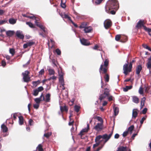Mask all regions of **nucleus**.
Wrapping results in <instances>:
<instances>
[{"instance_id": "f257e3e1", "label": "nucleus", "mask_w": 151, "mask_h": 151, "mask_svg": "<svg viewBox=\"0 0 151 151\" xmlns=\"http://www.w3.org/2000/svg\"><path fill=\"white\" fill-rule=\"evenodd\" d=\"M109 60L107 59H106L104 62V64H101L99 69V71L100 73L105 74V75L104 78L105 81L106 82H108L109 81V75L107 74V70L108 69Z\"/></svg>"}, {"instance_id": "f03ea898", "label": "nucleus", "mask_w": 151, "mask_h": 151, "mask_svg": "<svg viewBox=\"0 0 151 151\" xmlns=\"http://www.w3.org/2000/svg\"><path fill=\"white\" fill-rule=\"evenodd\" d=\"M119 7V5L117 0H110L107 3L105 7V11H108L110 9L117 10Z\"/></svg>"}, {"instance_id": "7ed1b4c3", "label": "nucleus", "mask_w": 151, "mask_h": 151, "mask_svg": "<svg viewBox=\"0 0 151 151\" xmlns=\"http://www.w3.org/2000/svg\"><path fill=\"white\" fill-rule=\"evenodd\" d=\"M113 130L114 127H113L112 130L111 132L109 135H108L107 134H104L103 135H99L98 136H97L95 139V142H97V141H99L101 138H102L103 139H105L104 143L103 145H104L105 143L106 142L111 138L113 134Z\"/></svg>"}, {"instance_id": "20e7f679", "label": "nucleus", "mask_w": 151, "mask_h": 151, "mask_svg": "<svg viewBox=\"0 0 151 151\" xmlns=\"http://www.w3.org/2000/svg\"><path fill=\"white\" fill-rule=\"evenodd\" d=\"M113 130L114 127H113L112 130L111 132L109 135H108L107 134H104L103 135H99L98 136H97L95 139V142H97V141H99L101 138H102L103 139H105L104 143L103 145H104L105 143L106 142L111 138L113 134Z\"/></svg>"}, {"instance_id": "39448f33", "label": "nucleus", "mask_w": 151, "mask_h": 151, "mask_svg": "<svg viewBox=\"0 0 151 151\" xmlns=\"http://www.w3.org/2000/svg\"><path fill=\"white\" fill-rule=\"evenodd\" d=\"M132 65L131 64L128 65V61H127V63L125 64L123 66V73L126 75H127L128 73L132 71Z\"/></svg>"}, {"instance_id": "423d86ee", "label": "nucleus", "mask_w": 151, "mask_h": 151, "mask_svg": "<svg viewBox=\"0 0 151 151\" xmlns=\"http://www.w3.org/2000/svg\"><path fill=\"white\" fill-rule=\"evenodd\" d=\"M110 90L109 88H105L103 91V93L100 96L99 99L100 101L104 99L109 96Z\"/></svg>"}, {"instance_id": "0eeeda50", "label": "nucleus", "mask_w": 151, "mask_h": 151, "mask_svg": "<svg viewBox=\"0 0 151 151\" xmlns=\"http://www.w3.org/2000/svg\"><path fill=\"white\" fill-rule=\"evenodd\" d=\"M112 24V22L110 19L106 20L104 22L105 28L107 29L109 28L111 26Z\"/></svg>"}, {"instance_id": "6e6552de", "label": "nucleus", "mask_w": 151, "mask_h": 151, "mask_svg": "<svg viewBox=\"0 0 151 151\" xmlns=\"http://www.w3.org/2000/svg\"><path fill=\"white\" fill-rule=\"evenodd\" d=\"M103 128V124L102 123H98L94 127V129L98 131L101 130Z\"/></svg>"}, {"instance_id": "1a4fd4ad", "label": "nucleus", "mask_w": 151, "mask_h": 151, "mask_svg": "<svg viewBox=\"0 0 151 151\" xmlns=\"http://www.w3.org/2000/svg\"><path fill=\"white\" fill-rule=\"evenodd\" d=\"M45 97L43 93H42L39 98H36L35 99V101L38 104H39L41 101H44Z\"/></svg>"}, {"instance_id": "9d476101", "label": "nucleus", "mask_w": 151, "mask_h": 151, "mask_svg": "<svg viewBox=\"0 0 151 151\" xmlns=\"http://www.w3.org/2000/svg\"><path fill=\"white\" fill-rule=\"evenodd\" d=\"M145 23H144V21L141 20H140L137 22V25L136 26V28L137 29H139L143 27Z\"/></svg>"}, {"instance_id": "9b49d317", "label": "nucleus", "mask_w": 151, "mask_h": 151, "mask_svg": "<svg viewBox=\"0 0 151 151\" xmlns=\"http://www.w3.org/2000/svg\"><path fill=\"white\" fill-rule=\"evenodd\" d=\"M22 32L20 31H17L16 32V35L19 38L23 39L24 38V35Z\"/></svg>"}, {"instance_id": "f8f14e48", "label": "nucleus", "mask_w": 151, "mask_h": 151, "mask_svg": "<svg viewBox=\"0 0 151 151\" xmlns=\"http://www.w3.org/2000/svg\"><path fill=\"white\" fill-rule=\"evenodd\" d=\"M80 41L81 43L83 45L87 46L90 45V42H88L87 40L84 38L80 39Z\"/></svg>"}, {"instance_id": "ddd939ff", "label": "nucleus", "mask_w": 151, "mask_h": 151, "mask_svg": "<svg viewBox=\"0 0 151 151\" xmlns=\"http://www.w3.org/2000/svg\"><path fill=\"white\" fill-rule=\"evenodd\" d=\"M89 125L88 124L87 125V128L83 129L80 132L79 135H81V136L83 135V133L87 132L88 130H89Z\"/></svg>"}, {"instance_id": "4468645a", "label": "nucleus", "mask_w": 151, "mask_h": 151, "mask_svg": "<svg viewBox=\"0 0 151 151\" xmlns=\"http://www.w3.org/2000/svg\"><path fill=\"white\" fill-rule=\"evenodd\" d=\"M142 69V67L141 65H139L136 67V74L139 75Z\"/></svg>"}, {"instance_id": "2eb2a0df", "label": "nucleus", "mask_w": 151, "mask_h": 151, "mask_svg": "<svg viewBox=\"0 0 151 151\" xmlns=\"http://www.w3.org/2000/svg\"><path fill=\"white\" fill-rule=\"evenodd\" d=\"M59 79L60 82L61 83V85H62L63 86H64V85H65V84L64 83V81L63 75H59Z\"/></svg>"}, {"instance_id": "dca6fc26", "label": "nucleus", "mask_w": 151, "mask_h": 151, "mask_svg": "<svg viewBox=\"0 0 151 151\" xmlns=\"http://www.w3.org/2000/svg\"><path fill=\"white\" fill-rule=\"evenodd\" d=\"M61 16L63 18L67 19L70 21H71V17L68 15L64 13H61L60 14Z\"/></svg>"}, {"instance_id": "f3484780", "label": "nucleus", "mask_w": 151, "mask_h": 151, "mask_svg": "<svg viewBox=\"0 0 151 151\" xmlns=\"http://www.w3.org/2000/svg\"><path fill=\"white\" fill-rule=\"evenodd\" d=\"M137 110L136 109H134L132 111V116L133 118L134 119L138 115V112H137Z\"/></svg>"}, {"instance_id": "a211bd4d", "label": "nucleus", "mask_w": 151, "mask_h": 151, "mask_svg": "<svg viewBox=\"0 0 151 151\" xmlns=\"http://www.w3.org/2000/svg\"><path fill=\"white\" fill-rule=\"evenodd\" d=\"M92 28L91 27H86L84 29L85 33H89L91 32L92 30Z\"/></svg>"}, {"instance_id": "6ab92c4d", "label": "nucleus", "mask_w": 151, "mask_h": 151, "mask_svg": "<svg viewBox=\"0 0 151 151\" xmlns=\"http://www.w3.org/2000/svg\"><path fill=\"white\" fill-rule=\"evenodd\" d=\"M45 99L44 101L46 102H50V95L49 93L47 94L45 96Z\"/></svg>"}, {"instance_id": "aec40b11", "label": "nucleus", "mask_w": 151, "mask_h": 151, "mask_svg": "<svg viewBox=\"0 0 151 151\" xmlns=\"http://www.w3.org/2000/svg\"><path fill=\"white\" fill-rule=\"evenodd\" d=\"M146 100V98L145 97H143L141 99L140 104L141 109L142 108L145 106V103Z\"/></svg>"}, {"instance_id": "412c9836", "label": "nucleus", "mask_w": 151, "mask_h": 151, "mask_svg": "<svg viewBox=\"0 0 151 151\" xmlns=\"http://www.w3.org/2000/svg\"><path fill=\"white\" fill-rule=\"evenodd\" d=\"M127 147L121 146L118 148V150L116 151H127Z\"/></svg>"}, {"instance_id": "4be33fe9", "label": "nucleus", "mask_w": 151, "mask_h": 151, "mask_svg": "<svg viewBox=\"0 0 151 151\" xmlns=\"http://www.w3.org/2000/svg\"><path fill=\"white\" fill-rule=\"evenodd\" d=\"M132 101L136 104H138L139 102V99L138 97L135 96H133L132 97Z\"/></svg>"}, {"instance_id": "5701e85b", "label": "nucleus", "mask_w": 151, "mask_h": 151, "mask_svg": "<svg viewBox=\"0 0 151 151\" xmlns=\"http://www.w3.org/2000/svg\"><path fill=\"white\" fill-rule=\"evenodd\" d=\"M1 128L3 132H6L8 131V129L7 127L4 124H3L1 125Z\"/></svg>"}, {"instance_id": "b1692460", "label": "nucleus", "mask_w": 151, "mask_h": 151, "mask_svg": "<svg viewBox=\"0 0 151 151\" xmlns=\"http://www.w3.org/2000/svg\"><path fill=\"white\" fill-rule=\"evenodd\" d=\"M9 22L10 24H13L16 23L17 19L13 18H10L9 20Z\"/></svg>"}, {"instance_id": "393cba45", "label": "nucleus", "mask_w": 151, "mask_h": 151, "mask_svg": "<svg viewBox=\"0 0 151 151\" xmlns=\"http://www.w3.org/2000/svg\"><path fill=\"white\" fill-rule=\"evenodd\" d=\"M14 32L13 31L9 30L6 32V34L7 36L11 37L14 34Z\"/></svg>"}, {"instance_id": "a878e982", "label": "nucleus", "mask_w": 151, "mask_h": 151, "mask_svg": "<svg viewBox=\"0 0 151 151\" xmlns=\"http://www.w3.org/2000/svg\"><path fill=\"white\" fill-rule=\"evenodd\" d=\"M116 11V10H115V9H110L109 10H108V11H106L107 13H109L112 14H115Z\"/></svg>"}, {"instance_id": "bb28decb", "label": "nucleus", "mask_w": 151, "mask_h": 151, "mask_svg": "<svg viewBox=\"0 0 151 151\" xmlns=\"http://www.w3.org/2000/svg\"><path fill=\"white\" fill-rule=\"evenodd\" d=\"M127 40V37L126 36H122L121 40L120 41L121 42H124Z\"/></svg>"}, {"instance_id": "cd10ccee", "label": "nucleus", "mask_w": 151, "mask_h": 151, "mask_svg": "<svg viewBox=\"0 0 151 151\" xmlns=\"http://www.w3.org/2000/svg\"><path fill=\"white\" fill-rule=\"evenodd\" d=\"M60 109L61 112H63L64 111H68V109L66 106H60Z\"/></svg>"}, {"instance_id": "c85d7f7f", "label": "nucleus", "mask_w": 151, "mask_h": 151, "mask_svg": "<svg viewBox=\"0 0 151 151\" xmlns=\"http://www.w3.org/2000/svg\"><path fill=\"white\" fill-rule=\"evenodd\" d=\"M19 124L22 125L24 123V118L22 116H20L19 117Z\"/></svg>"}, {"instance_id": "c756f323", "label": "nucleus", "mask_w": 151, "mask_h": 151, "mask_svg": "<svg viewBox=\"0 0 151 151\" xmlns=\"http://www.w3.org/2000/svg\"><path fill=\"white\" fill-rule=\"evenodd\" d=\"M147 68H151V56L148 59V61L147 62Z\"/></svg>"}, {"instance_id": "7c9ffc66", "label": "nucleus", "mask_w": 151, "mask_h": 151, "mask_svg": "<svg viewBox=\"0 0 151 151\" xmlns=\"http://www.w3.org/2000/svg\"><path fill=\"white\" fill-rule=\"evenodd\" d=\"M37 149L38 151H44L42 148V146L41 144L38 145V146L37 147Z\"/></svg>"}, {"instance_id": "2f4dec72", "label": "nucleus", "mask_w": 151, "mask_h": 151, "mask_svg": "<svg viewBox=\"0 0 151 151\" xmlns=\"http://www.w3.org/2000/svg\"><path fill=\"white\" fill-rule=\"evenodd\" d=\"M132 87V86H127L125 88H123V91L125 92L131 89Z\"/></svg>"}, {"instance_id": "473e14b6", "label": "nucleus", "mask_w": 151, "mask_h": 151, "mask_svg": "<svg viewBox=\"0 0 151 151\" xmlns=\"http://www.w3.org/2000/svg\"><path fill=\"white\" fill-rule=\"evenodd\" d=\"M134 128V126L133 125H132L128 128V130L127 131H128V132H130V134H131L132 133V131L133 130Z\"/></svg>"}, {"instance_id": "72a5a7b5", "label": "nucleus", "mask_w": 151, "mask_h": 151, "mask_svg": "<svg viewBox=\"0 0 151 151\" xmlns=\"http://www.w3.org/2000/svg\"><path fill=\"white\" fill-rule=\"evenodd\" d=\"M27 43L28 47H31L34 45L35 44V42L32 40L29 41L28 42H27Z\"/></svg>"}, {"instance_id": "f704fd0d", "label": "nucleus", "mask_w": 151, "mask_h": 151, "mask_svg": "<svg viewBox=\"0 0 151 151\" xmlns=\"http://www.w3.org/2000/svg\"><path fill=\"white\" fill-rule=\"evenodd\" d=\"M23 79L24 82H28L30 80V78L29 76L23 77Z\"/></svg>"}, {"instance_id": "c9c22d12", "label": "nucleus", "mask_w": 151, "mask_h": 151, "mask_svg": "<svg viewBox=\"0 0 151 151\" xmlns=\"http://www.w3.org/2000/svg\"><path fill=\"white\" fill-rule=\"evenodd\" d=\"M119 112V108L117 107L115 108L114 110V113L115 116H116L118 114Z\"/></svg>"}, {"instance_id": "e433bc0d", "label": "nucleus", "mask_w": 151, "mask_h": 151, "mask_svg": "<svg viewBox=\"0 0 151 151\" xmlns=\"http://www.w3.org/2000/svg\"><path fill=\"white\" fill-rule=\"evenodd\" d=\"M29 71L27 70H26L24 71V72L22 73V75L23 77H26V76H29Z\"/></svg>"}, {"instance_id": "4c0bfd02", "label": "nucleus", "mask_w": 151, "mask_h": 151, "mask_svg": "<svg viewBox=\"0 0 151 151\" xmlns=\"http://www.w3.org/2000/svg\"><path fill=\"white\" fill-rule=\"evenodd\" d=\"M40 83V81L39 80H38L37 81H33L32 84L34 86L36 87L37 85H39Z\"/></svg>"}, {"instance_id": "58836bf2", "label": "nucleus", "mask_w": 151, "mask_h": 151, "mask_svg": "<svg viewBox=\"0 0 151 151\" xmlns=\"http://www.w3.org/2000/svg\"><path fill=\"white\" fill-rule=\"evenodd\" d=\"M87 25V24L86 23L83 22L82 23L81 25L79 26V28H84L85 29V28H86V26Z\"/></svg>"}, {"instance_id": "ea45409f", "label": "nucleus", "mask_w": 151, "mask_h": 151, "mask_svg": "<svg viewBox=\"0 0 151 151\" xmlns=\"http://www.w3.org/2000/svg\"><path fill=\"white\" fill-rule=\"evenodd\" d=\"M48 72L50 75H54L55 73V72L53 69H50L48 70Z\"/></svg>"}, {"instance_id": "a19ab883", "label": "nucleus", "mask_w": 151, "mask_h": 151, "mask_svg": "<svg viewBox=\"0 0 151 151\" xmlns=\"http://www.w3.org/2000/svg\"><path fill=\"white\" fill-rule=\"evenodd\" d=\"M122 36L120 35H117L115 36V39L117 41H119L121 39Z\"/></svg>"}, {"instance_id": "79ce46f5", "label": "nucleus", "mask_w": 151, "mask_h": 151, "mask_svg": "<svg viewBox=\"0 0 151 151\" xmlns=\"http://www.w3.org/2000/svg\"><path fill=\"white\" fill-rule=\"evenodd\" d=\"M52 134V133L48 132L44 134V136L48 138Z\"/></svg>"}, {"instance_id": "37998d69", "label": "nucleus", "mask_w": 151, "mask_h": 151, "mask_svg": "<svg viewBox=\"0 0 151 151\" xmlns=\"http://www.w3.org/2000/svg\"><path fill=\"white\" fill-rule=\"evenodd\" d=\"M27 24L29 25V26L32 28H34V26L33 24H32L31 22H27L26 23Z\"/></svg>"}, {"instance_id": "c03bdc74", "label": "nucleus", "mask_w": 151, "mask_h": 151, "mask_svg": "<svg viewBox=\"0 0 151 151\" xmlns=\"http://www.w3.org/2000/svg\"><path fill=\"white\" fill-rule=\"evenodd\" d=\"M80 109V107L79 106L77 105H75L74 106V109L75 111L77 112H78L79 111V110Z\"/></svg>"}, {"instance_id": "a18cd8bd", "label": "nucleus", "mask_w": 151, "mask_h": 151, "mask_svg": "<svg viewBox=\"0 0 151 151\" xmlns=\"http://www.w3.org/2000/svg\"><path fill=\"white\" fill-rule=\"evenodd\" d=\"M139 93L140 94H143V90L142 86H141L139 89Z\"/></svg>"}, {"instance_id": "49530a36", "label": "nucleus", "mask_w": 151, "mask_h": 151, "mask_svg": "<svg viewBox=\"0 0 151 151\" xmlns=\"http://www.w3.org/2000/svg\"><path fill=\"white\" fill-rule=\"evenodd\" d=\"M38 93L39 92L37 91V89H36L34 90L33 93H32V94L35 96H36L38 95Z\"/></svg>"}, {"instance_id": "de8ad7c7", "label": "nucleus", "mask_w": 151, "mask_h": 151, "mask_svg": "<svg viewBox=\"0 0 151 151\" xmlns=\"http://www.w3.org/2000/svg\"><path fill=\"white\" fill-rule=\"evenodd\" d=\"M9 52L11 54H12V56H13L15 53V50L13 48L10 49Z\"/></svg>"}, {"instance_id": "09e8293b", "label": "nucleus", "mask_w": 151, "mask_h": 151, "mask_svg": "<svg viewBox=\"0 0 151 151\" xmlns=\"http://www.w3.org/2000/svg\"><path fill=\"white\" fill-rule=\"evenodd\" d=\"M107 97L108 100L109 101H112L113 100V99L114 98L112 96L110 95V94L109 96L107 97Z\"/></svg>"}, {"instance_id": "8fccbe9b", "label": "nucleus", "mask_w": 151, "mask_h": 151, "mask_svg": "<svg viewBox=\"0 0 151 151\" xmlns=\"http://www.w3.org/2000/svg\"><path fill=\"white\" fill-rule=\"evenodd\" d=\"M102 141H103V140H101L100 141V142H96V144L93 145V148H95V147H97L98 145H100L101 142Z\"/></svg>"}, {"instance_id": "3c124183", "label": "nucleus", "mask_w": 151, "mask_h": 151, "mask_svg": "<svg viewBox=\"0 0 151 151\" xmlns=\"http://www.w3.org/2000/svg\"><path fill=\"white\" fill-rule=\"evenodd\" d=\"M143 47L145 48H146L147 50H149L150 51H151V49L147 45H142Z\"/></svg>"}, {"instance_id": "603ef678", "label": "nucleus", "mask_w": 151, "mask_h": 151, "mask_svg": "<svg viewBox=\"0 0 151 151\" xmlns=\"http://www.w3.org/2000/svg\"><path fill=\"white\" fill-rule=\"evenodd\" d=\"M55 52L57 53V54L58 55H60L61 54V51L58 48L56 49Z\"/></svg>"}, {"instance_id": "864d4df0", "label": "nucleus", "mask_w": 151, "mask_h": 151, "mask_svg": "<svg viewBox=\"0 0 151 151\" xmlns=\"http://www.w3.org/2000/svg\"><path fill=\"white\" fill-rule=\"evenodd\" d=\"M147 117L146 116H145V117H143L141 119L140 123L141 124V125H142V124H143L144 121L146 119V118Z\"/></svg>"}, {"instance_id": "5fc2aeb1", "label": "nucleus", "mask_w": 151, "mask_h": 151, "mask_svg": "<svg viewBox=\"0 0 151 151\" xmlns=\"http://www.w3.org/2000/svg\"><path fill=\"white\" fill-rule=\"evenodd\" d=\"M37 89L39 92L42 91L44 90V88L42 86H41L38 87Z\"/></svg>"}, {"instance_id": "6e6d98bb", "label": "nucleus", "mask_w": 151, "mask_h": 151, "mask_svg": "<svg viewBox=\"0 0 151 151\" xmlns=\"http://www.w3.org/2000/svg\"><path fill=\"white\" fill-rule=\"evenodd\" d=\"M103 0H96L95 2L96 4H100Z\"/></svg>"}, {"instance_id": "4d7b16f0", "label": "nucleus", "mask_w": 151, "mask_h": 151, "mask_svg": "<svg viewBox=\"0 0 151 151\" xmlns=\"http://www.w3.org/2000/svg\"><path fill=\"white\" fill-rule=\"evenodd\" d=\"M147 110V108H145L142 111V113L143 114H145Z\"/></svg>"}, {"instance_id": "13d9d810", "label": "nucleus", "mask_w": 151, "mask_h": 151, "mask_svg": "<svg viewBox=\"0 0 151 151\" xmlns=\"http://www.w3.org/2000/svg\"><path fill=\"white\" fill-rule=\"evenodd\" d=\"M128 134V131H126L124 132L122 134V136L123 137H126L127 135Z\"/></svg>"}, {"instance_id": "bf43d9fd", "label": "nucleus", "mask_w": 151, "mask_h": 151, "mask_svg": "<svg viewBox=\"0 0 151 151\" xmlns=\"http://www.w3.org/2000/svg\"><path fill=\"white\" fill-rule=\"evenodd\" d=\"M33 122H34L33 120L31 119H30L29 121V124L30 126L32 125H33Z\"/></svg>"}, {"instance_id": "052dcab7", "label": "nucleus", "mask_w": 151, "mask_h": 151, "mask_svg": "<svg viewBox=\"0 0 151 151\" xmlns=\"http://www.w3.org/2000/svg\"><path fill=\"white\" fill-rule=\"evenodd\" d=\"M39 106V104H35L33 105L34 108L36 109H37L38 108Z\"/></svg>"}, {"instance_id": "680f3d73", "label": "nucleus", "mask_w": 151, "mask_h": 151, "mask_svg": "<svg viewBox=\"0 0 151 151\" xmlns=\"http://www.w3.org/2000/svg\"><path fill=\"white\" fill-rule=\"evenodd\" d=\"M56 77L53 76L52 77H50L49 78V80H56Z\"/></svg>"}, {"instance_id": "e2e57ef3", "label": "nucleus", "mask_w": 151, "mask_h": 151, "mask_svg": "<svg viewBox=\"0 0 151 151\" xmlns=\"http://www.w3.org/2000/svg\"><path fill=\"white\" fill-rule=\"evenodd\" d=\"M37 25L42 30L43 29H44V28H45L44 26L42 25H40V24H37Z\"/></svg>"}, {"instance_id": "0e129e2a", "label": "nucleus", "mask_w": 151, "mask_h": 151, "mask_svg": "<svg viewBox=\"0 0 151 151\" xmlns=\"http://www.w3.org/2000/svg\"><path fill=\"white\" fill-rule=\"evenodd\" d=\"M61 6L63 8H65L66 7V5L65 3H62V1H61Z\"/></svg>"}, {"instance_id": "69168bd1", "label": "nucleus", "mask_w": 151, "mask_h": 151, "mask_svg": "<svg viewBox=\"0 0 151 151\" xmlns=\"http://www.w3.org/2000/svg\"><path fill=\"white\" fill-rule=\"evenodd\" d=\"M26 17L27 18H29L30 19H36V17L34 16H27Z\"/></svg>"}, {"instance_id": "338daca9", "label": "nucleus", "mask_w": 151, "mask_h": 151, "mask_svg": "<svg viewBox=\"0 0 151 151\" xmlns=\"http://www.w3.org/2000/svg\"><path fill=\"white\" fill-rule=\"evenodd\" d=\"M44 73V69H41L40 71L39 72V74L40 75H42Z\"/></svg>"}, {"instance_id": "774afa93", "label": "nucleus", "mask_w": 151, "mask_h": 151, "mask_svg": "<svg viewBox=\"0 0 151 151\" xmlns=\"http://www.w3.org/2000/svg\"><path fill=\"white\" fill-rule=\"evenodd\" d=\"M96 119L98 120V121H101L102 120V118L99 116H96Z\"/></svg>"}]
</instances>
